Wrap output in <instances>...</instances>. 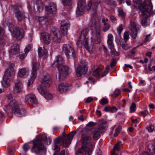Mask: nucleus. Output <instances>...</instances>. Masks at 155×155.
<instances>
[{"label": "nucleus", "instance_id": "obj_3", "mask_svg": "<svg viewBox=\"0 0 155 155\" xmlns=\"http://www.w3.org/2000/svg\"><path fill=\"white\" fill-rule=\"evenodd\" d=\"M56 61L52 64L53 67H57L60 74V77L62 75L66 77L68 74L71 72V69L67 66L64 64V60L63 58L59 55L56 57Z\"/></svg>", "mask_w": 155, "mask_h": 155}, {"label": "nucleus", "instance_id": "obj_33", "mask_svg": "<svg viewBox=\"0 0 155 155\" xmlns=\"http://www.w3.org/2000/svg\"><path fill=\"white\" fill-rule=\"evenodd\" d=\"M121 142L118 141V142L115 144L114 147L113 148V152L111 155H117L115 152V150H117V151L119 150V148L121 146Z\"/></svg>", "mask_w": 155, "mask_h": 155}, {"label": "nucleus", "instance_id": "obj_11", "mask_svg": "<svg viewBox=\"0 0 155 155\" xmlns=\"http://www.w3.org/2000/svg\"><path fill=\"white\" fill-rule=\"evenodd\" d=\"M62 51L67 58L72 57L74 58L77 56V53L73 48L69 44H64L62 48Z\"/></svg>", "mask_w": 155, "mask_h": 155}, {"label": "nucleus", "instance_id": "obj_14", "mask_svg": "<svg viewBox=\"0 0 155 155\" xmlns=\"http://www.w3.org/2000/svg\"><path fill=\"white\" fill-rule=\"evenodd\" d=\"M61 32L64 35H67L68 30L70 25V23L68 20L66 19L62 20L61 21Z\"/></svg>", "mask_w": 155, "mask_h": 155}, {"label": "nucleus", "instance_id": "obj_26", "mask_svg": "<svg viewBox=\"0 0 155 155\" xmlns=\"http://www.w3.org/2000/svg\"><path fill=\"white\" fill-rule=\"evenodd\" d=\"M39 139H40L41 141L43 140L45 141V143L47 145L50 144L51 142V140L50 138H47L44 134H42L40 135L39 137Z\"/></svg>", "mask_w": 155, "mask_h": 155}, {"label": "nucleus", "instance_id": "obj_59", "mask_svg": "<svg viewBox=\"0 0 155 155\" xmlns=\"http://www.w3.org/2000/svg\"><path fill=\"white\" fill-rule=\"evenodd\" d=\"M110 28V25L109 24H107V25L103 26V31H104L105 32L107 31Z\"/></svg>", "mask_w": 155, "mask_h": 155}, {"label": "nucleus", "instance_id": "obj_10", "mask_svg": "<svg viewBox=\"0 0 155 155\" xmlns=\"http://www.w3.org/2000/svg\"><path fill=\"white\" fill-rule=\"evenodd\" d=\"M142 0H134V2L138 5L140 10H152L153 6L151 0H145L142 3Z\"/></svg>", "mask_w": 155, "mask_h": 155}, {"label": "nucleus", "instance_id": "obj_28", "mask_svg": "<svg viewBox=\"0 0 155 155\" xmlns=\"http://www.w3.org/2000/svg\"><path fill=\"white\" fill-rule=\"evenodd\" d=\"M100 125L98 129L99 131L104 130L107 127V125L106 122L104 120H101L99 122Z\"/></svg>", "mask_w": 155, "mask_h": 155}, {"label": "nucleus", "instance_id": "obj_52", "mask_svg": "<svg viewBox=\"0 0 155 155\" xmlns=\"http://www.w3.org/2000/svg\"><path fill=\"white\" fill-rule=\"evenodd\" d=\"M4 33L5 32L4 29L0 27V40L3 38Z\"/></svg>", "mask_w": 155, "mask_h": 155}, {"label": "nucleus", "instance_id": "obj_13", "mask_svg": "<svg viewBox=\"0 0 155 155\" xmlns=\"http://www.w3.org/2000/svg\"><path fill=\"white\" fill-rule=\"evenodd\" d=\"M51 34L53 35V40L56 43H58L61 41V35L59 32L58 28L52 27L51 30Z\"/></svg>", "mask_w": 155, "mask_h": 155}, {"label": "nucleus", "instance_id": "obj_36", "mask_svg": "<svg viewBox=\"0 0 155 155\" xmlns=\"http://www.w3.org/2000/svg\"><path fill=\"white\" fill-rule=\"evenodd\" d=\"M114 128H115L116 130L114 134V137H116L120 132L122 127L120 126H118V127H117L115 125L114 127Z\"/></svg>", "mask_w": 155, "mask_h": 155}, {"label": "nucleus", "instance_id": "obj_7", "mask_svg": "<svg viewBox=\"0 0 155 155\" xmlns=\"http://www.w3.org/2000/svg\"><path fill=\"white\" fill-rule=\"evenodd\" d=\"M31 151L35 153L36 155H45L46 152L44 144L39 138L34 141Z\"/></svg>", "mask_w": 155, "mask_h": 155}, {"label": "nucleus", "instance_id": "obj_30", "mask_svg": "<svg viewBox=\"0 0 155 155\" xmlns=\"http://www.w3.org/2000/svg\"><path fill=\"white\" fill-rule=\"evenodd\" d=\"M85 2L82 0H79L78 2L77 10H83L85 8Z\"/></svg>", "mask_w": 155, "mask_h": 155}, {"label": "nucleus", "instance_id": "obj_60", "mask_svg": "<svg viewBox=\"0 0 155 155\" xmlns=\"http://www.w3.org/2000/svg\"><path fill=\"white\" fill-rule=\"evenodd\" d=\"M122 47L125 50H127L129 48V46L126 43L122 44Z\"/></svg>", "mask_w": 155, "mask_h": 155}, {"label": "nucleus", "instance_id": "obj_18", "mask_svg": "<svg viewBox=\"0 0 155 155\" xmlns=\"http://www.w3.org/2000/svg\"><path fill=\"white\" fill-rule=\"evenodd\" d=\"M155 154V145L150 144L146 151L141 153L140 155H153Z\"/></svg>", "mask_w": 155, "mask_h": 155}, {"label": "nucleus", "instance_id": "obj_61", "mask_svg": "<svg viewBox=\"0 0 155 155\" xmlns=\"http://www.w3.org/2000/svg\"><path fill=\"white\" fill-rule=\"evenodd\" d=\"M110 112L112 113L115 112L117 111V109L115 106L110 107Z\"/></svg>", "mask_w": 155, "mask_h": 155}, {"label": "nucleus", "instance_id": "obj_50", "mask_svg": "<svg viewBox=\"0 0 155 155\" xmlns=\"http://www.w3.org/2000/svg\"><path fill=\"white\" fill-rule=\"evenodd\" d=\"M23 148L25 152H26L30 149V147L28 143H25L24 145Z\"/></svg>", "mask_w": 155, "mask_h": 155}, {"label": "nucleus", "instance_id": "obj_38", "mask_svg": "<svg viewBox=\"0 0 155 155\" xmlns=\"http://www.w3.org/2000/svg\"><path fill=\"white\" fill-rule=\"evenodd\" d=\"M109 48L110 49L111 53L113 54L115 56H118L120 54V53L119 52H117L116 51L115 49H114V45H113V46L112 47H109Z\"/></svg>", "mask_w": 155, "mask_h": 155}, {"label": "nucleus", "instance_id": "obj_64", "mask_svg": "<svg viewBox=\"0 0 155 155\" xmlns=\"http://www.w3.org/2000/svg\"><path fill=\"white\" fill-rule=\"evenodd\" d=\"M96 124L92 121L89 122L87 124V125L88 126L93 127L96 126Z\"/></svg>", "mask_w": 155, "mask_h": 155}, {"label": "nucleus", "instance_id": "obj_17", "mask_svg": "<svg viewBox=\"0 0 155 155\" xmlns=\"http://www.w3.org/2000/svg\"><path fill=\"white\" fill-rule=\"evenodd\" d=\"M15 83L13 92L14 94H18L22 91L23 85L21 81L20 80H16Z\"/></svg>", "mask_w": 155, "mask_h": 155}, {"label": "nucleus", "instance_id": "obj_40", "mask_svg": "<svg viewBox=\"0 0 155 155\" xmlns=\"http://www.w3.org/2000/svg\"><path fill=\"white\" fill-rule=\"evenodd\" d=\"M51 78L49 74H46L44 75L43 78H42V81H51Z\"/></svg>", "mask_w": 155, "mask_h": 155}, {"label": "nucleus", "instance_id": "obj_21", "mask_svg": "<svg viewBox=\"0 0 155 155\" xmlns=\"http://www.w3.org/2000/svg\"><path fill=\"white\" fill-rule=\"evenodd\" d=\"M25 101L26 103L30 101L35 104H37L36 97L33 94H29L26 95L25 98Z\"/></svg>", "mask_w": 155, "mask_h": 155}, {"label": "nucleus", "instance_id": "obj_44", "mask_svg": "<svg viewBox=\"0 0 155 155\" xmlns=\"http://www.w3.org/2000/svg\"><path fill=\"white\" fill-rule=\"evenodd\" d=\"M7 100L9 103V104L7 105H10L11 102L13 101H16L13 99V97L11 94H9L7 95Z\"/></svg>", "mask_w": 155, "mask_h": 155}, {"label": "nucleus", "instance_id": "obj_54", "mask_svg": "<svg viewBox=\"0 0 155 155\" xmlns=\"http://www.w3.org/2000/svg\"><path fill=\"white\" fill-rule=\"evenodd\" d=\"M140 115L143 116L144 117H145L147 115L149 114V112L147 110H144L143 111H141L139 113Z\"/></svg>", "mask_w": 155, "mask_h": 155}, {"label": "nucleus", "instance_id": "obj_53", "mask_svg": "<svg viewBox=\"0 0 155 155\" xmlns=\"http://www.w3.org/2000/svg\"><path fill=\"white\" fill-rule=\"evenodd\" d=\"M118 15L121 17H124L125 16L126 14L123 10H118Z\"/></svg>", "mask_w": 155, "mask_h": 155}, {"label": "nucleus", "instance_id": "obj_42", "mask_svg": "<svg viewBox=\"0 0 155 155\" xmlns=\"http://www.w3.org/2000/svg\"><path fill=\"white\" fill-rule=\"evenodd\" d=\"M46 99L48 100H50L52 98V96L48 92H46L43 95Z\"/></svg>", "mask_w": 155, "mask_h": 155}, {"label": "nucleus", "instance_id": "obj_37", "mask_svg": "<svg viewBox=\"0 0 155 155\" xmlns=\"http://www.w3.org/2000/svg\"><path fill=\"white\" fill-rule=\"evenodd\" d=\"M120 91L118 89H116L111 94V97L112 98L117 97L120 93Z\"/></svg>", "mask_w": 155, "mask_h": 155}, {"label": "nucleus", "instance_id": "obj_55", "mask_svg": "<svg viewBox=\"0 0 155 155\" xmlns=\"http://www.w3.org/2000/svg\"><path fill=\"white\" fill-rule=\"evenodd\" d=\"M93 5L92 4L91 1H90L86 7V8L87 9V10H90L91 9L93 8Z\"/></svg>", "mask_w": 155, "mask_h": 155}, {"label": "nucleus", "instance_id": "obj_8", "mask_svg": "<svg viewBox=\"0 0 155 155\" xmlns=\"http://www.w3.org/2000/svg\"><path fill=\"white\" fill-rule=\"evenodd\" d=\"M8 26L14 38L20 40L23 38L24 32L22 29L17 27L12 23H9Z\"/></svg>", "mask_w": 155, "mask_h": 155}, {"label": "nucleus", "instance_id": "obj_29", "mask_svg": "<svg viewBox=\"0 0 155 155\" xmlns=\"http://www.w3.org/2000/svg\"><path fill=\"white\" fill-rule=\"evenodd\" d=\"M15 14L19 21H21L25 18L24 14L21 12L19 11H17V12H15Z\"/></svg>", "mask_w": 155, "mask_h": 155}, {"label": "nucleus", "instance_id": "obj_46", "mask_svg": "<svg viewBox=\"0 0 155 155\" xmlns=\"http://www.w3.org/2000/svg\"><path fill=\"white\" fill-rule=\"evenodd\" d=\"M62 2L64 5H69L72 3V0H62Z\"/></svg>", "mask_w": 155, "mask_h": 155}, {"label": "nucleus", "instance_id": "obj_41", "mask_svg": "<svg viewBox=\"0 0 155 155\" xmlns=\"http://www.w3.org/2000/svg\"><path fill=\"white\" fill-rule=\"evenodd\" d=\"M51 80L48 81H41L42 85L45 87L48 88L51 84Z\"/></svg>", "mask_w": 155, "mask_h": 155}, {"label": "nucleus", "instance_id": "obj_2", "mask_svg": "<svg viewBox=\"0 0 155 155\" xmlns=\"http://www.w3.org/2000/svg\"><path fill=\"white\" fill-rule=\"evenodd\" d=\"M82 143L81 148L78 150L76 155H83V152H85V155H91L93 145L91 142V137L88 135L82 136Z\"/></svg>", "mask_w": 155, "mask_h": 155}, {"label": "nucleus", "instance_id": "obj_12", "mask_svg": "<svg viewBox=\"0 0 155 155\" xmlns=\"http://www.w3.org/2000/svg\"><path fill=\"white\" fill-rule=\"evenodd\" d=\"M39 68V64L37 63H33L32 65V76L28 80V86H29L31 84L34 80L36 77L37 71Z\"/></svg>", "mask_w": 155, "mask_h": 155}, {"label": "nucleus", "instance_id": "obj_56", "mask_svg": "<svg viewBox=\"0 0 155 155\" xmlns=\"http://www.w3.org/2000/svg\"><path fill=\"white\" fill-rule=\"evenodd\" d=\"M76 13L77 15L81 16L84 13V10H76Z\"/></svg>", "mask_w": 155, "mask_h": 155}, {"label": "nucleus", "instance_id": "obj_24", "mask_svg": "<svg viewBox=\"0 0 155 155\" xmlns=\"http://www.w3.org/2000/svg\"><path fill=\"white\" fill-rule=\"evenodd\" d=\"M19 46L18 44L13 45L9 50V53L12 55L18 53L19 52Z\"/></svg>", "mask_w": 155, "mask_h": 155}, {"label": "nucleus", "instance_id": "obj_23", "mask_svg": "<svg viewBox=\"0 0 155 155\" xmlns=\"http://www.w3.org/2000/svg\"><path fill=\"white\" fill-rule=\"evenodd\" d=\"M38 52L39 56L43 59L46 58L47 57V51L44 48L43 49L41 47H39L38 48Z\"/></svg>", "mask_w": 155, "mask_h": 155}, {"label": "nucleus", "instance_id": "obj_19", "mask_svg": "<svg viewBox=\"0 0 155 155\" xmlns=\"http://www.w3.org/2000/svg\"><path fill=\"white\" fill-rule=\"evenodd\" d=\"M29 69L25 68H23L19 69L18 72V77L21 78H26L29 75Z\"/></svg>", "mask_w": 155, "mask_h": 155}, {"label": "nucleus", "instance_id": "obj_4", "mask_svg": "<svg viewBox=\"0 0 155 155\" xmlns=\"http://www.w3.org/2000/svg\"><path fill=\"white\" fill-rule=\"evenodd\" d=\"M8 66V67L5 71L3 79L1 81L3 86L6 87L9 85L10 80L15 75V72L13 68L15 66L14 64L9 63Z\"/></svg>", "mask_w": 155, "mask_h": 155}, {"label": "nucleus", "instance_id": "obj_57", "mask_svg": "<svg viewBox=\"0 0 155 155\" xmlns=\"http://www.w3.org/2000/svg\"><path fill=\"white\" fill-rule=\"evenodd\" d=\"M123 30V28L122 25H120L117 28V31L118 33V35H120V33Z\"/></svg>", "mask_w": 155, "mask_h": 155}, {"label": "nucleus", "instance_id": "obj_22", "mask_svg": "<svg viewBox=\"0 0 155 155\" xmlns=\"http://www.w3.org/2000/svg\"><path fill=\"white\" fill-rule=\"evenodd\" d=\"M69 85L66 84H61L58 86L57 90L59 93H62L68 90Z\"/></svg>", "mask_w": 155, "mask_h": 155}, {"label": "nucleus", "instance_id": "obj_1", "mask_svg": "<svg viewBox=\"0 0 155 155\" xmlns=\"http://www.w3.org/2000/svg\"><path fill=\"white\" fill-rule=\"evenodd\" d=\"M76 133V131H72L67 136L65 133H63L62 136L58 137L54 140V143L55 144V145L54 150L57 152H58L60 150L59 146L56 145L57 144L62 145L64 147H68L71 143V140Z\"/></svg>", "mask_w": 155, "mask_h": 155}, {"label": "nucleus", "instance_id": "obj_5", "mask_svg": "<svg viewBox=\"0 0 155 155\" xmlns=\"http://www.w3.org/2000/svg\"><path fill=\"white\" fill-rule=\"evenodd\" d=\"M88 32L87 30L82 29L81 31L79 39L78 42L79 46H81L83 44L84 47L90 53L92 52L93 48L91 42L89 44V40L87 37Z\"/></svg>", "mask_w": 155, "mask_h": 155}, {"label": "nucleus", "instance_id": "obj_31", "mask_svg": "<svg viewBox=\"0 0 155 155\" xmlns=\"http://www.w3.org/2000/svg\"><path fill=\"white\" fill-rule=\"evenodd\" d=\"M133 25V28H131V31L132 36L133 38L135 39L136 38L137 35V31L136 28L135 24L134 23Z\"/></svg>", "mask_w": 155, "mask_h": 155}, {"label": "nucleus", "instance_id": "obj_6", "mask_svg": "<svg viewBox=\"0 0 155 155\" xmlns=\"http://www.w3.org/2000/svg\"><path fill=\"white\" fill-rule=\"evenodd\" d=\"M11 108L12 113L17 116L22 117L26 113V110L24 109L19 107L16 101H13L11 102L10 105H5L4 109L5 111H8Z\"/></svg>", "mask_w": 155, "mask_h": 155}, {"label": "nucleus", "instance_id": "obj_15", "mask_svg": "<svg viewBox=\"0 0 155 155\" xmlns=\"http://www.w3.org/2000/svg\"><path fill=\"white\" fill-rule=\"evenodd\" d=\"M109 70L108 67H106V70L102 71L99 67H97L94 70L93 73L94 76L96 77H102L105 76L108 72Z\"/></svg>", "mask_w": 155, "mask_h": 155}, {"label": "nucleus", "instance_id": "obj_20", "mask_svg": "<svg viewBox=\"0 0 155 155\" xmlns=\"http://www.w3.org/2000/svg\"><path fill=\"white\" fill-rule=\"evenodd\" d=\"M51 33L50 34L46 32H43L41 34V38L44 42L47 45L50 43L51 40Z\"/></svg>", "mask_w": 155, "mask_h": 155}, {"label": "nucleus", "instance_id": "obj_49", "mask_svg": "<svg viewBox=\"0 0 155 155\" xmlns=\"http://www.w3.org/2000/svg\"><path fill=\"white\" fill-rule=\"evenodd\" d=\"M148 130L150 132H152L155 131V127L153 125H150L147 127Z\"/></svg>", "mask_w": 155, "mask_h": 155}, {"label": "nucleus", "instance_id": "obj_39", "mask_svg": "<svg viewBox=\"0 0 155 155\" xmlns=\"http://www.w3.org/2000/svg\"><path fill=\"white\" fill-rule=\"evenodd\" d=\"M38 90L39 93L42 95H44V94L47 91H45L43 89V87L41 85H39L37 88Z\"/></svg>", "mask_w": 155, "mask_h": 155}, {"label": "nucleus", "instance_id": "obj_47", "mask_svg": "<svg viewBox=\"0 0 155 155\" xmlns=\"http://www.w3.org/2000/svg\"><path fill=\"white\" fill-rule=\"evenodd\" d=\"M147 18H143L141 21L142 25L145 28L148 25L147 21Z\"/></svg>", "mask_w": 155, "mask_h": 155}, {"label": "nucleus", "instance_id": "obj_45", "mask_svg": "<svg viewBox=\"0 0 155 155\" xmlns=\"http://www.w3.org/2000/svg\"><path fill=\"white\" fill-rule=\"evenodd\" d=\"M124 39L125 42H127L129 39V35L127 31L125 32L124 34Z\"/></svg>", "mask_w": 155, "mask_h": 155}, {"label": "nucleus", "instance_id": "obj_9", "mask_svg": "<svg viewBox=\"0 0 155 155\" xmlns=\"http://www.w3.org/2000/svg\"><path fill=\"white\" fill-rule=\"evenodd\" d=\"M100 19V18L97 15L96 10H94L92 15L91 21L95 29V34L97 39H100L101 36Z\"/></svg>", "mask_w": 155, "mask_h": 155}, {"label": "nucleus", "instance_id": "obj_34", "mask_svg": "<svg viewBox=\"0 0 155 155\" xmlns=\"http://www.w3.org/2000/svg\"><path fill=\"white\" fill-rule=\"evenodd\" d=\"M46 10H55L57 9V6L56 4L52 2L50 3L48 6H46L45 7Z\"/></svg>", "mask_w": 155, "mask_h": 155}, {"label": "nucleus", "instance_id": "obj_62", "mask_svg": "<svg viewBox=\"0 0 155 155\" xmlns=\"http://www.w3.org/2000/svg\"><path fill=\"white\" fill-rule=\"evenodd\" d=\"M116 63L115 60L113 58L111 60V63L110 64V66L111 67H114Z\"/></svg>", "mask_w": 155, "mask_h": 155}, {"label": "nucleus", "instance_id": "obj_25", "mask_svg": "<svg viewBox=\"0 0 155 155\" xmlns=\"http://www.w3.org/2000/svg\"><path fill=\"white\" fill-rule=\"evenodd\" d=\"M152 10H140L139 13H141V16L143 18H147L152 14Z\"/></svg>", "mask_w": 155, "mask_h": 155}, {"label": "nucleus", "instance_id": "obj_27", "mask_svg": "<svg viewBox=\"0 0 155 155\" xmlns=\"http://www.w3.org/2000/svg\"><path fill=\"white\" fill-rule=\"evenodd\" d=\"M114 37L113 35L111 34H109L108 35L107 40V44L108 47H112L113 44Z\"/></svg>", "mask_w": 155, "mask_h": 155}, {"label": "nucleus", "instance_id": "obj_43", "mask_svg": "<svg viewBox=\"0 0 155 155\" xmlns=\"http://www.w3.org/2000/svg\"><path fill=\"white\" fill-rule=\"evenodd\" d=\"M136 105L135 103H133L130 106V113L134 112L136 111Z\"/></svg>", "mask_w": 155, "mask_h": 155}, {"label": "nucleus", "instance_id": "obj_16", "mask_svg": "<svg viewBox=\"0 0 155 155\" xmlns=\"http://www.w3.org/2000/svg\"><path fill=\"white\" fill-rule=\"evenodd\" d=\"M87 71V64L84 63V64H81L76 70V75L78 77L81 76Z\"/></svg>", "mask_w": 155, "mask_h": 155}, {"label": "nucleus", "instance_id": "obj_48", "mask_svg": "<svg viewBox=\"0 0 155 155\" xmlns=\"http://www.w3.org/2000/svg\"><path fill=\"white\" fill-rule=\"evenodd\" d=\"M108 102V100L104 98H102L99 102L100 104L101 105L106 104Z\"/></svg>", "mask_w": 155, "mask_h": 155}, {"label": "nucleus", "instance_id": "obj_51", "mask_svg": "<svg viewBox=\"0 0 155 155\" xmlns=\"http://www.w3.org/2000/svg\"><path fill=\"white\" fill-rule=\"evenodd\" d=\"M9 9H13V10H20V9H22L21 6H18L16 5H11Z\"/></svg>", "mask_w": 155, "mask_h": 155}, {"label": "nucleus", "instance_id": "obj_63", "mask_svg": "<svg viewBox=\"0 0 155 155\" xmlns=\"http://www.w3.org/2000/svg\"><path fill=\"white\" fill-rule=\"evenodd\" d=\"M110 20L112 22L116 24L117 22V20L113 15H111L110 16Z\"/></svg>", "mask_w": 155, "mask_h": 155}, {"label": "nucleus", "instance_id": "obj_32", "mask_svg": "<svg viewBox=\"0 0 155 155\" xmlns=\"http://www.w3.org/2000/svg\"><path fill=\"white\" fill-rule=\"evenodd\" d=\"M99 130L98 129H95L92 132L93 138L94 140H97L100 137V134Z\"/></svg>", "mask_w": 155, "mask_h": 155}, {"label": "nucleus", "instance_id": "obj_58", "mask_svg": "<svg viewBox=\"0 0 155 155\" xmlns=\"http://www.w3.org/2000/svg\"><path fill=\"white\" fill-rule=\"evenodd\" d=\"M31 49V45L29 44L27 45L25 49V53L27 54V53Z\"/></svg>", "mask_w": 155, "mask_h": 155}, {"label": "nucleus", "instance_id": "obj_35", "mask_svg": "<svg viewBox=\"0 0 155 155\" xmlns=\"http://www.w3.org/2000/svg\"><path fill=\"white\" fill-rule=\"evenodd\" d=\"M39 22L42 24L47 25L48 24V18L44 17H40L38 19Z\"/></svg>", "mask_w": 155, "mask_h": 155}]
</instances>
